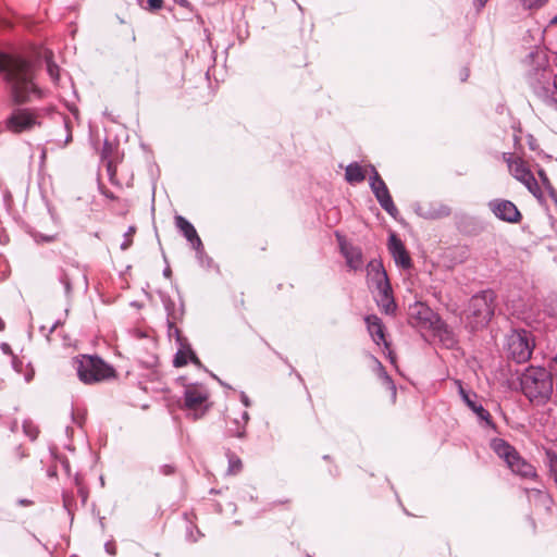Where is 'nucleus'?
Wrapping results in <instances>:
<instances>
[{
  "label": "nucleus",
  "instance_id": "obj_8",
  "mask_svg": "<svg viewBox=\"0 0 557 557\" xmlns=\"http://www.w3.org/2000/svg\"><path fill=\"white\" fill-rule=\"evenodd\" d=\"M5 128L14 134L28 132L38 125V116L30 109H15L4 122Z\"/></svg>",
  "mask_w": 557,
  "mask_h": 557
},
{
  "label": "nucleus",
  "instance_id": "obj_35",
  "mask_svg": "<svg viewBox=\"0 0 557 557\" xmlns=\"http://www.w3.org/2000/svg\"><path fill=\"white\" fill-rule=\"evenodd\" d=\"M24 432L30 440H36L38 435V430L32 423L25 422L23 424Z\"/></svg>",
  "mask_w": 557,
  "mask_h": 557
},
{
  "label": "nucleus",
  "instance_id": "obj_41",
  "mask_svg": "<svg viewBox=\"0 0 557 557\" xmlns=\"http://www.w3.org/2000/svg\"><path fill=\"white\" fill-rule=\"evenodd\" d=\"M1 350L4 352V354H8V355H11L12 354V350H11V347L9 344L7 343H2L1 344Z\"/></svg>",
  "mask_w": 557,
  "mask_h": 557
},
{
  "label": "nucleus",
  "instance_id": "obj_30",
  "mask_svg": "<svg viewBox=\"0 0 557 557\" xmlns=\"http://www.w3.org/2000/svg\"><path fill=\"white\" fill-rule=\"evenodd\" d=\"M249 420V414L247 411H243L240 414V420L235 418L234 424L236 425V430H231L232 434L236 437L243 438L245 436V425Z\"/></svg>",
  "mask_w": 557,
  "mask_h": 557
},
{
  "label": "nucleus",
  "instance_id": "obj_56",
  "mask_svg": "<svg viewBox=\"0 0 557 557\" xmlns=\"http://www.w3.org/2000/svg\"><path fill=\"white\" fill-rule=\"evenodd\" d=\"M64 507L67 508V499L64 498Z\"/></svg>",
  "mask_w": 557,
  "mask_h": 557
},
{
  "label": "nucleus",
  "instance_id": "obj_23",
  "mask_svg": "<svg viewBox=\"0 0 557 557\" xmlns=\"http://www.w3.org/2000/svg\"><path fill=\"white\" fill-rule=\"evenodd\" d=\"M432 331L447 348H450L456 344V338L453 331L444 321H442V319L432 329Z\"/></svg>",
  "mask_w": 557,
  "mask_h": 557
},
{
  "label": "nucleus",
  "instance_id": "obj_19",
  "mask_svg": "<svg viewBox=\"0 0 557 557\" xmlns=\"http://www.w3.org/2000/svg\"><path fill=\"white\" fill-rule=\"evenodd\" d=\"M368 332L376 345L384 344L388 348V343L385 339L384 324L382 320L375 314H369L364 318Z\"/></svg>",
  "mask_w": 557,
  "mask_h": 557
},
{
  "label": "nucleus",
  "instance_id": "obj_55",
  "mask_svg": "<svg viewBox=\"0 0 557 557\" xmlns=\"http://www.w3.org/2000/svg\"><path fill=\"white\" fill-rule=\"evenodd\" d=\"M63 124H64V127L67 129L69 128V123L66 120H63Z\"/></svg>",
  "mask_w": 557,
  "mask_h": 557
},
{
  "label": "nucleus",
  "instance_id": "obj_6",
  "mask_svg": "<svg viewBox=\"0 0 557 557\" xmlns=\"http://www.w3.org/2000/svg\"><path fill=\"white\" fill-rule=\"evenodd\" d=\"M534 348V338L527 330H512L506 336L505 349L509 359L516 363L529 361Z\"/></svg>",
  "mask_w": 557,
  "mask_h": 557
},
{
  "label": "nucleus",
  "instance_id": "obj_22",
  "mask_svg": "<svg viewBox=\"0 0 557 557\" xmlns=\"http://www.w3.org/2000/svg\"><path fill=\"white\" fill-rule=\"evenodd\" d=\"M418 214L428 220H435L448 216L450 214V208L446 205L435 203L428 207H420Z\"/></svg>",
  "mask_w": 557,
  "mask_h": 557
},
{
  "label": "nucleus",
  "instance_id": "obj_49",
  "mask_svg": "<svg viewBox=\"0 0 557 557\" xmlns=\"http://www.w3.org/2000/svg\"><path fill=\"white\" fill-rule=\"evenodd\" d=\"M30 503H32V502H30V500H28V499H20V500H18V504H20V505H23V506L30 505Z\"/></svg>",
  "mask_w": 557,
  "mask_h": 557
},
{
  "label": "nucleus",
  "instance_id": "obj_51",
  "mask_svg": "<svg viewBox=\"0 0 557 557\" xmlns=\"http://www.w3.org/2000/svg\"><path fill=\"white\" fill-rule=\"evenodd\" d=\"M58 324H59V322H55V323L50 327V330H49V334H50V333H52V332L57 329Z\"/></svg>",
  "mask_w": 557,
  "mask_h": 557
},
{
  "label": "nucleus",
  "instance_id": "obj_29",
  "mask_svg": "<svg viewBox=\"0 0 557 557\" xmlns=\"http://www.w3.org/2000/svg\"><path fill=\"white\" fill-rule=\"evenodd\" d=\"M545 465L548 469L549 476L557 486V454L553 449H545Z\"/></svg>",
  "mask_w": 557,
  "mask_h": 557
},
{
  "label": "nucleus",
  "instance_id": "obj_46",
  "mask_svg": "<svg viewBox=\"0 0 557 557\" xmlns=\"http://www.w3.org/2000/svg\"><path fill=\"white\" fill-rule=\"evenodd\" d=\"M468 76H469L468 69H462V71H461V81L462 82L466 81L468 78Z\"/></svg>",
  "mask_w": 557,
  "mask_h": 557
},
{
  "label": "nucleus",
  "instance_id": "obj_47",
  "mask_svg": "<svg viewBox=\"0 0 557 557\" xmlns=\"http://www.w3.org/2000/svg\"><path fill=\"white\" fill-rule=\"evenodd\" d=\"M539 175L542 177V180L544 182H548L547 176H546V174H545V172L543 170L539 171Z\"/></svg>",
  "mask_w": 557,
  "mask_h": 557
},
{
  "label": "nucleus",
  "instance_id": "obj_58",
  "mask_svg": "<svg viewBox=\"0 0 557 557\" xmlns=\"http://www.w3.org/2000/svg\"><path fill=\"white\" fill-rule=\"evenodd\" d=\"M554 362L557 364V355L554 357Z\"/></svg>",
  "mask_w": 557,
  "mask_h": 557
},
{
  "label": "nucleus",
  "instance_id": "obj_7",
  "mask_svg": "<svg viewBox=\"0 0 557 557\" xmlns=\"http://www.w3.org/2000/svg\"><path fill=\"white\" fill-rule=\"evenodd\" d=\"M370 169L371 175L369 177L370 188L375 196L380 206L393 218H395L398 213V209L396 208L389 190L382 180L376 169L373 165L368 166Z\"/></svg>",
  "mask_w": 557,
  "mask_h": 557
},
{
  "label": "nucleus",
  "instance_id": "obj_21",
  "mask_svg": "<svg viewBox=\"0 0 557 557\" xmlns=\"http://www.w3.org/2000/svg\"><path fill=\"white\" fill-rule=\"evenodd\" d=\"M508 468L515 473L525 479L537 478L536 469L523 459L519 454L515 460L510 461Z\"/></svg>",
  "mask_w": 557,
  "mask_h": 557
},
{
  "label": "nucleus",
  "instance_id": "obj_40",
  "mask_svg": "<svg viewBox=\"0 0 557 557\" xmlns=\"http://www.w3.org/2000/svg\"><path fill=\"white\" fill-rule=\"evenodd\" d=\"M488 0H474V7L478 9V10H481L482 8H484V5L486 4Z\"/></svg>",
  "mask_w": 557,
  "mask_h": 557
},
{
  "label": "nucleus",
  "instance_id": "obj_18",
  "mask_svg": "<svg viewBox=\"0 0 557 557\" xmlns=\"http://www.w3.org/2000/svg\"><path fill=\"white\" fill-rule=\"evenodd\" d=\"M371 293L373 294L374 300L382 312L385 314L395 313L397 305L395 302L391 285Z\"/></svg>",
  "mask_w": 557,
  "mask_h": 557
},
{
  "label": "nucleus",
  "instance_id": "obj_36",
  "mask_svg": "<svg viewBox=\"0 0 557 557\" xmlns=\"http://www.w3.org/2000/svg\"><path fill=\"white\" fill-rule=\"evenodd\" d=\"M163 5V0H148V7L150 10H160Z\"/></svg>",
  "mask_w": 557,
  "mask_h": 557
},
{
  "label": "nucleus",
  "instance_id": "obj_13",
  "mask_svg": "<svg viewBox=\"0 0 557 557\" xmlns=\"http://www.w3.org/2000/svg\"><path fill=\"white\" fill-rule=\"evenodd\" d=\"M367 281L371 292L381 289L391 285L387 273L381 261L371 260L367 264Z\"/></svg>",
  "mask_w": 557,
  "mask_h": 557
},
{
  "label": "nucleus",
  "instance_id": "obj_26",
  "mask_svg": "<svg viewBox=\"0 0 557 557\" xmlns=\"http://www.w3.org/2000/svg\"><path fill=\"white\" fill-rule=\"evenodd\" d=\"M345 178L350 184L361 183L366 178V171L357 162L349 163L346 166Z\"/></svg>",
  "mask_w": 557,
  "mask_h": 557
},
{
  "label": "nucleus",
  "instance_id": "obj_32",
  "mask_svg": "<svg viewBox=\"0 0 557 557\" xmlns=\"http://www.w3.org/2000/svg\"><path fill=\"white\" fill-rule=\"evenodd\" d=\"M242 469V460L235 455L228 456V470L227 472L231 474L238 473Z\"/></svg>",
  "mask_w": 557,
  "mask_h": 557
},
{
  "label": "nucleus",
  "instance_id": "obj_45",
  "mask_svg": "<svg viewBox=\"0 0 557 557\" xmlns=\"http://www.w3.org/2000/svg\"><path fill=\"white\" fill-rule=\"evenodd\" d=\"M386 349L388 350V351H387V357H388L389 361H391L392 363H394V362H395V360H396V357H395L394 352H393L392 350H389V347H388V348H386Z\"/></svg>",
  "mask_w": 557,
  "mask_h": 557
},
{
  "label": "nucleus",
  "instance_id": "obj_15",
  "mask_svg": "<svg viewBox=\"0 0 557 557\" xmlns=\"http://www.w3.org/2000/svg\"><path fill=\"white\" fill-rule=\"evenodd\" d=\"M208 391L201 385H190L185 388L184 403L185 407L191 410L200 408L208 399Z\"/></svg>",
  "mask_w": 557,
  "mask_h": 557
},
{
  "label": "nucleus",
  "instance_id": "obj_25",
  "mask_svg": "<svg viewBox=\"0 0 557 557\" xmlns=\"http://www.w3.org/2000/svg\"><path fill=\"white\" fill-rule=\"evenodd\" d=\"M161 300L168 314L169 327L172 329L174 326L175 321L182 317L183 311L182 309L175 308L174 301L169 296L162 295Z\"/></svg>",
  "mask_w": 557,
  "mask_h": 557
},
{
  "label": "nucleus",
  "instance_id": "obj_57",
  "mask_svg": "<svg viewBox=\"0 0 557 557\" xmlns=\"http://www.w3.org/2000/svg\"><path fill=\"white\" fill-rule=\"evenodd\" d=\"M553 23H557V15L553 18Z\"/></svg>",
  "mask_w": 557,
  "mask_h": 557
},
{
  "label": "nucleus",
  "instance_id": "obj_2",
  "mask_svg": "<svg viewBox=\"0 0 557 557\" xmlns=\"http://www.w3.org/2000/svg\"><path fill=\"white\" fill-rule=\"evenodd\" d=\"M529 59L528 78L534 97L546 108L557 111V73L552 72L545 52H531Z\"/></svg>",
  "mask_w": 557,
  "mask_h": 557
},
{
  "label": "nucleus",
  "instance_id": "obj_59",
  "mask_svg": "<svg viewBox=\"0 0 557 557\" xmlns=\"http://www.w3.org/2000/svg\"><path fill=\"white\" fill-rule=\"evenodd\" d=\"M45 239L49 242L52 240V237H46Z\"/></svg>",
  "mask_w": 557,
  "mask_h": 557
},
{
  "label": "nucleus",
  "instance_id": "obj_3",
  "mask_svg": "<svg viewBox=\"0 0 557 557\" xmlns=\"http://www.w3.org/2000/svg\"><path fill=\"white\" fill-rule=\"evenodd\" d=\"M520 387L531 403L545 404L553 394L554 382L545 368L529 367L520 376Z\"/></svg>",
  "mask_w": 557,
  "mask_h": 557
},
{
  "label": "nucleus",
  "instance_id": "obj_9",
  "mask_svg": "<svg viewBox=\"0 0 557 557\" xmlns=\"http://www.w3.org/2000/svg\"><path fill=\"white\" fill-rule=\"evenodd\" d=\"M409 318L414 326L424 330H432L441 320L429 306L419 301L409 307Z\"/></svg>",
  "mask_w": 557,
  "mask_h": 557
},
{
  "label": "nucleus",
  "instance_id": "obj_16",
  "mask_svg": "<svg viewBox=\"0 0 557 557\" xmlns=\"http://www.w3.org/2000/svg\"><path fill=\"white\" fill-rule=\"evenodd\" d=\"M458 384H459V394H460L462 400L467 404V406L476 414V417L480 421L484 422L486 426L494 429L495 424L492 421V417H491L490 412L485 408H483L482 405L476 404L472 399V397H476V395L473 394L471 396L470 393H468L462 387L460 382Z\"/></svg>",
  "mask_w": 557,
  "mask_h": 557
},
{
  "label": "nucleus",
  "instance_id": "obj_27",
  "mask_svg": "<svg viewBox=\"0 0 557 557\" xmlns=\"http://www.w3.org/2000/svg\"><path fill=\"white\" fill-rule=\"evenodd\" d=\"M188 360H190L193 363L200 366V361L195 355V352L188 348L186 350L181 349L175 354L173 363L176 368L183 367L187 364Z\"/></svg>",
  "mask_w": 557,
  "mask_h": 557
},
{
  "label": "nucleus",
  "instance_id": "obj_17",
  "mask_svg": "<svg viewBox=\"0 0 557 557\" xmlns=\"http://www.w3.org/2000/svg\"><path fill=\"white\" fill-rule=\"evenodd\" d=\"M388 249L396 264L400 265L404 269L410 268L411 259L403 242L395 234H391L389 236Z\"/></svg>",
  "mask_w": 557,
  "mask_h": 557
},
{
  "label": "nucleus",
  "instance_id": "obj_50",
  "mask_svg": "<svg viewBox=\"0 0 557 557\" xmlns=\"http://www.w3.org/2000/svg\"><path fill=\"white\" fill-rule=\"evenodd\" d=\"M79 494H81V496H82V498H83V502H85V500H86V497H87L86 493L81 488V490H79Z\"/></svg>",
  "mask_w": 557,
  "mask_h": 557
},
{
  "label": "nucleus",
  "instance_id": "obj_37",
  "mask_svg": "<svg viewBox=\"0 0 557 557\" xmlns=\"http://www.w3.org/2000/svg\"><path fill=\"white\" fill-rule=\"evenodd\" d=\"M159 471L164 475H170L174 472V467L171 465H163L159 468Z\"/></svg>",
  "mask_w": 557,
  "mask_h": 557
},
{
  "label": "nucleus",
  "instance_id": "obj_33",
  "mask_svg": "<svg viewBox=\"0 0 557 557\" xmlns=\"http://www.w3.org/2000/svg\"><path fill=\"white\" fill-rule=\"evenodd\" d=\"M523 8L532 10L543 7L548 0H520Z\"/></svg>",
  "mask_w": 557,
  "mask_h": 557
},
{
  "label": "nucleus",
  "instance_id": "obj_1",
  "mask_svg": "<svg viewBox=\"0 0 557 557\" xmlns=\"http://www.w3.org/2000/svg\"><path fill=\"white\" fill-rule=\"evenodd\" d=\"M0 73L14 104H23L41 97V90L35 83L34 66L24 58L0 52Z\"/></svg>",
  "mask_w": 557,
  "mask_h": 557
},
{
  "label": "nucleus",
  "instance_id": "obj_14",
  "mask_svg": "<svg viewBox=\"0 0 557 557\" xmlns=\"http://www.w3.org/2000/svg\"><path fill=\"white\" fill-rule=\"evenodd\" d=\"M175 225L183 236L190 243L198 255L203 253V245L194 225L182 215L175 216Z\"/></svg>",
  "mask_w": 557,
  "mask_h": 557
},
{
  "label": "nucleus",
  "instance_id": "obj_42",
  "mask_svg": "<svg viewBox=\"0 0 557 557\" xmlns=\"http://www.w3.org/2000/svg\"><path fill=\"white\" fill-rule=\"evenodd\" d=\"M196 533H197V536L193 535V531H189L187 534V539L191 542H196L198 540V536L200 535L199 530H197Z\"/></svg>",
  "mask_w": 557,
  "mask_h": 557
},
{
  "label": "nucleus",
  "instance_id": "obj_54",
  "mask_svg": "<svg viewBox=\"0 0 557 557\" xmlns=\"http://www.w3.org/2000/svg\"><path fill=\"white\" fill-rule=\"evenodd\" d=\"M196 255H197V258L199 259V261H202V258H203V256H205V252H203V253H201V255H198V253L196 252Z\"/></svg>",
  "mask_w": 557,
  "mask_h": 557
},
{
  "label": "nucleus",
  "instance_id": "obj_24",
  "mask_svg": "<svg viewBox=\"0 0 557 557\" xmlns=\"http://www.w3.org/2000/svg\"><path fill=\"white\" fill-rule=\"evenodd\" d=\"M79 274V270L77 268L72 267L71 269L61 270L59 273V282L64 287L65 296L69 298L72 294V283L74 278Z\"/></svg>",
  "mask_w": 557,
  "mask_h": 557
},
{
  "label": "nucleus",
  "instance_id": "obj_31",
  "mask_svg": "<svg viewBox=\"0 0 557 557\" xmlns=\"http://www.w3.org/2000/svg\"><path fill=\"white\" fill-rule=\"evenodd\" d=\"M47 72L53 83H58L60 78V69L50 59H47Z\"/></svg>",
  "mask_w": 557,
  "mask_h": 557
},
{
  "label": "nucleus",
  "instance_id": "obj_34",
  "mask_svg": "<svg viewBox=\"0 0 557 557\" xmlns=\"http://www.w3.org/2000/svg\"><path fill=\"white\" fill-rule=\"evenodd\" d=\"M134 233H135V227L134 226H129L127 232L124 234V240L121 244V249L122 250H126V249H128L131 247V245H132V236H133Z\"/></svg>",
  "mask_w": 557,
  "mask_h": 557
},
{
  "label": "nucleus",
  "instance_id": "obj_48",
  "mask_svg": "<svg viewBox=\"0 0 557 557\" xmlns=\"http://www.w3.org/2000/svg\"><path fill=\"white\" fill-rule=\"evenodd\" d=\"M171 273H172V271H171V269L169 267L163 270V275L166 276V277H170Z\"/></svg>",
  "mask_w": 557,
  "mask_h": 557
},
{
  "label": "nucleus",
  "instance_id": "obj_38",
  "mask_svg": "<svg viewBox=\"0 0 557 557\" xmlns=\"http://www.w3.org/2000/svg\"><path fill=\"white\" fill-rule=\"evenodd\" d=\"M240 400H242V403H243V405L245 407H249L250 406V399L248 398V396L244 392L240 393Z\"/></svg>",
  "mask_w": 557,
  "mask_h": 557
},
{
  "label": "nucleus",
  "instance_id": "obj_5",
  "mask_svg": "<svg viewBox=\"0 0 557 557\" xmlns=\"http://www.w3.org/2000/svg\"><path fill=\"white\" fill-rule=\"evenodd\" d=\"M73 368L85 384L98 383L114 376L113 368L97 356L81 355L73 359Z\"/></svg>",
  "mask_w": 557,
  "mask_h": 557
},
{
  "label": "nucleus",
  "instance_id": "obj_43",
  "mask_svg": "<svg viewBox=\"0 0 557 557\" xmlns=\"http://www.w3.org/2000/svg\"><path fill=\"white\" fill-rule=\"evenodd\" d=\"M534 492H535L539 496H541V497L545 498V500H546L547 503H550V497H549V495H548V494H546V493H544V492H542V491H540V490H535Z\"/></svg>",
  "mask_w": 557,
  "mask_h": 557
},
{
  "label": "nucleus",
  "instance_id": "obj_12",
  "mask_svg": "<svg viewBox=\"0 0 557 557\" xmlns=\"http://www.w3.org/2000/svg\"><path fill=\"white\" fill-rule=\"evenodd\" d=\"M336 237L347 267L354 271L361 270L364 263L361 248L348 243L339 233H336Z\"/></svg>",
  "mask_w": 557,
  "mask_h": 557
},
{
  "label": "nucleus",
  "instance_id": "obj_28",
  "mask_svg": "<svg viewBox=\"0 0 557 557\" xmlns=\"http://www.w3.org/2000/svg\"><path fill=\"white\" fill-rule=\"evenodd\" d=\"M372 360L375 363L377 375L382 379L385 386L392 392L393 398H395L396 397V386H395L392 377L387 374L383 364L375 357H372Z\"/></svg>",
  "mask_w": 557,
  "mask_h": 557
},
{
  "label": "nucleus",
  "instance_id": "obj_53",
  "mask_svg": "<svg viewBox=\"0 0 557 557\" xmlns=\"http://www.w3.org/2000/svg\"><path fill=\"white\" fill-rule=\"evenodd\" d=\"M4 329V322L3 320L0 318V331H2Z\"/></svg>",
  "mask_w": 557,
  "mask_h": 557
},
{
  "label": "nucleus",
  "instance_id": "obj_10",
  "mask_svg": "<svg viewBox=\"0 0 557 557\" xmlns=\"http://www.w3.org/2000/svg\"><path fill=\"white\" fill-rule=\"evenodd\" d=\"M509 168L513 177L521 182L527 189L536 198L542 197V190L535 180L533 173L527 168L524 162L520 159L513 160L509 163Z\"/></svg>",
  "mask_w": 557,
  "mask_h": 557
},
{
  "label": "nucleus",
  "instance_id": "obj_4",
  "mask_svg": "<svg viewBox=\"0 0 557 557\" xmlns=\"http://www.w3.org/2000/svg\"><path fill=\"white\" fill-rule=\"evenodd\" d=\"M496 295L492 289L473 295L466 313V325L471 331L485 327L494 317Z\"/></svg>",
  "mask_w": 557,
  "mask_h": 557
},
{
  "label": "nucleus",
  "instance_id": "obj_20",
  "mask_svg": "<svg viewBox=\"0 0 557 557\" xmlns=\"http://www.w3.org/2000/svg\"><path fill=\"white\" fill-rule=\"evenodd\" d=\"M491 448L499 458L504 459L507 465L515 460L516 456L519 454L513 446L503 438L492 440Z\"/></svg>",
  "mask_w": 557,
  "mask_h": 557
},
{
  "label": "nucleus",
  "instance_id": "obj_52",
  "mask_svg": "<svg viewBox=\"0 0 557 557\" xmlns=\"http://www.w3.org/2000/svg\"><path fill=\"white\" fill-rule=\"evenodd\" d=\"M71 139H72V135H71V133L69 132V134H67V136H66V138H65V144H67L69 141H71Z\"/></svg>",
  "mask_w": 557,
  "mask_h": 557
},
{
  "label": "nucleus",
  "instance_id": "obj_44",
  "mask_svg": "<svg viewBox=\"0 0 557 557\" xmlns=\"http://www.w3.org/2000/svg\"><path fill=\"white\" fill-rule=\"evenodd\" d=\"M177 4H180L183 8H189L190 3L188 0H174Z\"/></svg>",
  "mask_w": 557,
  "mask_h": 557
},
{
  "label": "nucleus",
  "instance_id": "obj_11",
  "mask_svg": "<svg viewBox=\"0 0 557 557\" xmlns=\"http://www.w3.org/2000/svg\"><path fill=\"white\" fill-rule=\"evenodd\" d=\"M487 206L493 214L502 221L508 223H518L522 218L516 205L510 200L493 199L488 202Z\"/></svg>",
  "mask_w": 557,
  "mask_h": 557
},
{
  "label": "nucleus",
  "instance_id": "obj_39",
  "mask_svg": "<svg viewBox=\"0 0 557 557\" xmlns=\"http://www.w3.org/2000/svg\"><path fill=\"white\" fill-rule=\"evenodd\" d=\"M104 548L106 552L109 553L110 555H115V547L112 543H106Z\"/></svg>",
  "mask_w": 557,
  "mask_h": 557
}]
</instances>
